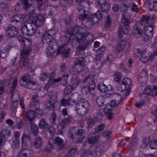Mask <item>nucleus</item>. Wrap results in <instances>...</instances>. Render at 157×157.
Returning a JSON list of instances; mask_svg holds the SVG:
<instances>
[{
    "instance_id": "obj_58",
    "label": "nucleus",
    "mask_w": 157,
    "mask_h": 157,
    "mask_svg": "<svg viewBox=\"0 0 157 157\" xmlns=\"http://www.w3.org/2000/svg\"><path fill=\"white\" fill-rule=\"evenodd\" d=\"M112 20L109 15L107 16V19L105 21V26L106 28H108L111 25Z\"/></svg>"
},
{
    "instance_id": "obj_10",
    "label": "nucleus",
    "mask_w": 157,
    "mask_h": 157,
    "mask_svg": "<svg viewBox=\"0 0 157 157\" xmlns=\"http://www.w3.org/2000/svg\"><path fill=\"white\" fill-rule=\"evenodd\" d=\"M85 59L84 57H78L76 59L74 62V68L78 72L82 71L85 67Z\"/></svg>"
},
{
    "instance_id": "obj_35",
    "label": "nucleus",
    "mask_w": 157,
    "mask_h": 157,
    "mask_svg": "<svg viewBox=\"0 0 157 157\" xmlns=\"http://www.w3.org/2000/svg\"><path fill=\"white\" fill-rule=\"evenodd\" d=\"M77 127L71 128L69 130L68 136L70 139H73L75 138L74 133L76 134Z\"/></svg>"
},
{
    "instance_id": "obj_7",
    "label": "nucleus",
    "mask_w": 157,
    "mask_h": 157,
    "mask_svg": "<svg viewBox=\"0 0 157 157\" xmlns=\"http://www.w3.org/2000/svg\"><path fill=\"white\" fill-rule=\"evenodd\" d=\"M89 37L87 38L85 40H84L83 38H82L81 41L79 42H75L74 43H76V44H74L72 43V44L74 45H76L78 44H79V45L77 49L76 50L75 54L76 55H79L80 52L82 51H83L86 49L88 46L90 44V42L89 39L91 37L90 35H89Z\"/></svg>"
},
{
    "instance_id": "obj_43",
    "label": "nucleus",
    "mask_w": 157,
    "mask_h": 157,
    "mask_svg": "<svg viewBox=\"0 0 157 157\" xmlns=\"http://www.w3.org/2000/svg\"><path fill=\"white\" fill-rule=\"evenodd\" d=\"M100 7L103 12L106 13L110 8V6L109 3L105 2V3L100 6Z\"/></svg>"
},
{
    "instance_id": "obj_56",
    "label": "nucleus",
    "mask_w": 157,
    "mask_h": 157,
    "mask_svg": "<svg viewBox=\"0 0 157 157\" xmlns=\"http://www.w3.org/2000/svg\"><path fill=\"white\" fill-rule=\"evenodd\" d=\"M150 57V55H149V56H146L145 54H142L141 59L143 62H146L150 59L152 60L154 59V57H152L151 56Z\"/></svg>"
},
{
    "instance_id": "obj_5",
    "label": "nucleus",
    "mask_w": 157,
    "mask_h": 157,
    "mask_svg": "<svg viewBox=\"0 0 157 157\" xmlns=\"http://www.w3.org/2000/svg\"><path fill=\"white\" fill-rule=\"evenodd\" d=\"M90 107V104L85 99H82L78 102H76L75 111L79 115L84 116L88 113Z\"/></svg>"
},
{
    "instance_id": "obj_62",
    "label": "nucleus",
    "mask_w": 157,
    "mask_h": 157,
    "mask_svg": "<svg viewBox=\"0 0 157 157\" xmlns=\"http://www.w3.org/2000/svg\"><path fill=\"white\" fill-rule=\"evenodd\" d=\"M35 113L37 114V117L40 118L42 117L43 114L42 111L38 107L36 108L35 111Z\"/></svg>"
},
{
    "instance_id": "obj_12",
    "label": "nucleus",
    "mask_w": 157,
    "mask_h": 157,
    "mask_svg": "<svg viewBox=\"0 0 157 157\" xmlns=\"http://www.w3.org/2000/svg\"><path fill=\"white\" fill-rule=\"evenodd\" d=\"M20 1L24 5L25 10H27L29 12V17H32L35 10L34 6L32 5V1L30 0H20Z\"/></svg>"
},
{
    "instance_id": "obj_53",
    "label": "nucleus",
    "mask_w": 157,
    "mask_h": 157,
    "mask_svg": "<svg viewBox=\"0 0 157 157\" xmlns=\"http://www.w3.org/2000/svg\"><path fill=\"white\" fill-rule=\"evenodd\" d=\"M105 50V48L104 46H102L98 49L97 51L96 55L102 56L103 53H104Z\"/></svg>"
},
{
    "instance_id": "obj_41",
    "label": "nucleus",
    "mask_w": 157,
    "mask_h": 157,
    "mask_svg": "<svg viewBox=\"0 0 157 157\" xmlns=\"http://www.w3.org/2000/svg\"><path fill=\"white\" fill-rule=\"evenodd\" d=\"M69 76V75L68 74H65L61 78L60 83L61 85H65L67 84V80Z\"/></svg>"
},
{
    "instance_id": "obj_33",
    "label": "nucleus",
    "mask_w": 157,
    "mask_h": 157,
    "mask_svg": "<svg viewBox=\"0 0 157 157\" xmlns=\"http://www.w3.org/2000/svg\"><path fill=\"white\" fill-rule=\"evenodd\" d=\"M99 138V135L89 136L87 141V143L90 144H95L98 141Z\"/></svg>"
},
{
    "instance_id": "obj_14",
    "label": "nucleus",
    "mask_w": 157,
    "mask_h": 157,
    "mask_svg": "<svg viewBox=\"0 0 157 157\" xmlns=\"http://www.w3.org/2000/svg\"><path fill=\"white\" fill-rule=\"evenodd\" d=\"M17 80L16 79H14L13 80V82L12 83V85L10 90V92L11 94V100L12 101H16L20 98V95L17 92L15 91V88L17 86Z\"/></svg>"
},
{
    "instance_id": "obj_27",
    "label": "nucleus",
    "mask_w": 157,
    "mask_h": 157,
    "mask_svg": "<svg viewBox=\"0 0 157 157\" xmlns=\"http://www.w3.org/2000/svg\"><path fill=\"white\" fill-rule=\"evenodd\" d=\"M11 48V45H8L6 46L2 51L0 49V58H2V59L6 58L7 57Z\"/></svg>"
},
{
    "instance_id": "obj_34",
    "label": "nucleus",
    "mask_w": 157,
    "mask_h": 157,
    "mask_svg": "<svg viewBox=\"0 0 157 157\" xmlns=\"http://www.w3.org/2000/svg\"><path fill=\"white\" fill-rule=\"evenodd\" d=\"M39 127L41 129H47L49 128V124L46 122V120L44 119H41L38 124Z\"/></svg>"
},
{
    "instance_id": "obj_61",
    "label": "nucleus",
    "mask_w": 157,
    "mask_h": 157,
    "mask_svg": "<svg viewBox=\"0 0 157 157\" xmlns=\"http://www.w3.org/2000/svg\"><path fill=\"white\" fill-rule=\"evenodd\" d=\"M32 100L34 104L35 105H38L40 103L38 96L37 95H35L33 96Z\"/></svg>"
},
{
    "instance_id": "obj_40",
    "label": "nucleus",
    "mask_w": 157,
    "mask_h": 157,
    "mask_svg": "<svg viewBox=\"0 0 157 157\" xmlns=\"http://www.w3.org/2000/svg\"><path fill=\"white\" fill-rule=\"evenodd\" d=\"M31 124V131L32 133L35 136L37 135L38 133V129L37 125L34 124Z\"/></svg>"
},
{
    "instance_id": "obj_6",
    "label": "nucleus",
    "mask_w": 157,
    "mask_h": 157,
    "mask_svg": "<svg viewBox=\"0 0 157 157\" xmlns=\"http://www.w3.org/2000/svg\"><path fill=\"white\" fill-rule=\"evenodd\" d=\"M20 83L21 85L25 86L26 88L32 90H34L36 88V80L30 77L27 74H24L21 77Z\"/></svg>"
},
{
    "instance_id": "obj_20",
    "label": "nucleus",
    "mask_w": 157,
    "mask_h": 157,
    "mask_svg": "<svg viewBox=\"0 0 157 157\" xmlns=\"http://www.w3.org/2000/svg\"><path fill=\"white\" fill-rule=\"evenodd\" d=\"M94 152V154L95 155V157L101 156L104 151V147L102 146H94L90 148Z\"/></svg>"
},
{
    "instance_id": "obj_39",
    "label": "nucleus",
    "mask_w": 157,
    "mask_h": 157,
    "mask_svg": "<svg viewBox=\"0 0 157 157\" xmlns=\"http://www.w3.org/2000/svg\"><path fill=\"white\" fill-rule=\"evenodd\" d=\"M97 88L101 92L106 91V85L103 82H101L97 86Z\"/></svg>"
},
{
    "instance_id": "obj_52",
    "label": "nucleus",
    "mask_w": 157,
    "mask_h": 157,
    "mask_svg": "<svg viewBox=\"0 0 157 157\" xmlns=\"http://www.w3.org/2000/svg\"><path fill=\"white\" fill-rule=\"evenodd\" d=\"M89 17L88 15L86 13V12L83 13H79V15L78 17V19L81 21H83L84 20H87Z\"/></svg>"
},
{
    "instance_id": "obj_57",
    "label": "nucleus",
    "mask_w": 157,
    "mask_h": 157,
    "mask_svg": "<svg viewBox=\"0 0 157 157\" xmlns=\"http://www.w3.org/2000/svg\"><path fill=\"white\" fill-rule=\"evenodd\" d=\"M18 105L17 101H12L10 105V108L13 111H15L17 109Z\"/></svg>"
},
{
    "instance_id": "obj_49",
    "label": "nucleus",
    "mask_w": 157,
    "mask_h": 157,
    "mask_svg": "<svg viewBox=\"0 0 157 157\" xmlns=\"http://www.w3.org/2000/svg\"><path fill=\"white\" fill-rule=\"evenodd\" d=\"M105 113L102 110H101L97 113V116H95L98 121H101L103 119V116L105 115Z\"/></svg>"
},
{
    "instance_id": "obj_60",
    "label": "nucleus",
    "mask_w": 157,
    "mask_h": 157,
    "mask_svg": "<svg viewBox=\"0 0 157 157\" xmlns=\"http://www.w3.org/2000/svg\"><path fill=\"white\" fill-rule=\"evenodd\" d=\"M55 50L54 49L52 45H49L47 48V51L46 53L48 55H51L55 53Z\"/></svg>"
},
{
    "instance_id": "obj_28",
    "label": "nucleus",
    "mask_w": 157,
    "mask_h": 157,
    "mask_svg": "<svg viewBox=\"0 0 157 157\" xmlns=\"http://www.w3.org/2000/svg\"><path fill=\"white\" fill-rule=\"evenodd\" d=\"M77 127V132H76V135L78 136H79V139L76 140V142L77 143H80L82 142L84 138V136H83V134L85 133V130L82 129H78Z\"/></svg>"
},
{
    "instance_id": "obj_13",
    "label": "nucleus",
    "mask_w": 157,
    "mask_h": 157,
    "mask_svg": "<svg viewBox=\"0 0 157 157\" xmlns=\"http://www.w3.org/2000/svg\"><path fill=\"white\" fill-rule=\"evenodd\" d=\"M7 36L10 38H12L18 34V30L14 26L11 24L6 26L5 27Z\"/></svg>"
},
{
    "instance_id": "obj_51",
    "label": "nucleus",
    "mask_w": 157,
    "mask_h": 157,
    "mask_svg": "<svg viewBox=\"0 0 157 157\" xmlns=\"http://www.w3.org/2000/svg\"><path fill=\"white\" fill-rule=\"evenodd\" d=\"M20 141L19 140H13L11 143V146L13 148H16L19 147Z\"/></svg>"
},
{
    "instance_id": "obj_32",
    "label": "nucleus",
    "mask_w": 157,
    "mask_h": 157,
    "mask_svg": "<svg viewBox=\"0 0 157 157\" xmlns=\"http://www.w3.org/2000/svg\"><path fill=\"white\" fill-rule=\"evenodd\" d=\"M96 121H98L97 120L95 116H91L87 121V123L88 128H90L93 127Z\"/></svg>"
},
{
    "instance_id": "obj_59",
    "label": "nucleus",
    "mask_w": 157,
    "mask_h": 157,
    "mask_svg": "<svg viewBox=\"0 0 157 157\" xmlns=\"http://www.w3.org/2000/svg\"><path fill=\"white\" fill-rule=\"evenodd\" d=\"M144 94L146 95L151 96V86H148L146 87L144 91Z\"/></svg>"
},
{
    "instance_id": "obj_21",
    "label": "nucleus",
    "mask_w": 157,
    "mask_h": 157,
    "mask_svg": "<svg viewBox=\"0 0 157 157\" xmlns=\"http://www.w3.org/2000/svg\"><path fill=\"white\" fill-rule=\"evenodd\" d=\"M26 17V15H25L16 14L11 17V21L14 24L21 23L25 18Z\"/></svg>"
},
{
    "instance_id": "obj_63",
    "label": "nucleus",
    "mask_w": 157,
    "mask_h": 157,
    "mask_svg": "<svg viewBox=\"0 0 157 157\" xmlns=\"http://www.w3.org/2000/svg\"><path fill=\"white\" fill-rule=\"evenodd\" d=\"M76 149L75 147L71 148L69 150L67 154L68 157H71L72 155H74L76 153Z\"/></svg>"
},
{
    "instance_id": "obj_46",
    "label": "nucleus",
    "mask_w": 157,
    "mask_h": 157,
    "mask_svg": "<svg viewBox=\"0 0 157 157\" xmlns=\"http://www.w3.org/2000/svg\"><path fill=\"white\" fill-rule=\"evenodd\" d=\"M102 135L104 137L108 140L112 138V135L111 132L110 130H105L103 132Z\"/></svg>"
},
{
    "instance_id": "obj_47",
    "label": "nucleus",
    "mask_w": 157,
    "mask_h": 157,
    "mask_svg": "<svg viewBox=\"0 0 157 157\" xmlns=\"http://www.w3.org/2000/svg\"><path fill=\"white\" fill-rule=\"evenodd\" d=\"M47 2L55 7H58L60 4V0H48Z\"/></svg>"
},
{
    "instance_id": "obj_17",
    "label": "nucleus",
    "mask_w": 157,
    "mask_h": 157,
    "mask_svg": "<svg viewBox=\"0 0 157 157\" xmlns=\"http://www.w3.org/2000/svg\"><path fill=\"white\" fill-rule=\"evenodd\" d=\"M10 130L7 129H4L2 132H0V147L3 146L6 139L10 136Z\"/></svg>"
},
{
    "instance_id": "obj_55",
    "label": "nucleus",
    "mask_w": 157,
    "mask_h": 157,
    "mask_svg": "<svg viewBox=\"0 0 157 157\" xmlns=\"http://www.w3.org/2000/svg\"><path fill=\"white\" fill-rule=\"evenodd\" d=\"M105 127V125L103 124H99L95 128V133H97L103 130Z\"/></svg>"
},
{
    "instance_id": "obj_54",
    "label": "nucleus",
    "mask_w": 157,
    "mask_h": 157,
    "mask_svg": "<svg viewBox=\"0 0 157 157\" xmlns=\"http://www.w3.org/2000/svg\"><path fill=\"white\" fill-rule=\"evenodd\" d=\"M72 119V117L71 116H68L67 117H65L62 120V123L64 124H67L71 121Z\"/></svg>"
},
{
    "instance_id": "obj_8",
    "label": "nucleus",
    "mask_w": 157,
    "mask_h": 157,
    "mask_svg": "<svg viewBox=\"0 0 157 157\" xmlns=\"http://www.w3.org/2000/svg\"><path fill=\"white\" fill-rule=\"evenodd\" d=\"M97 80L94 79L91 80L89 81L88 84H85L81 88V91L83 94H88L89 93H92L95 88L96 84L97 83Z\"/></svg>"
},
{
    "instance_id": "obj_31",
    "label": "nucleus",
    "mask_w": 157,
    "mask_h": 157,
    "mask_svg": "<svg viewBox=\"0 0 157 157\" xmlns=\"http://www.w3.org/2000/svg\"><path fill=\"white\" fill-rule=\"evenodd\" d=\"M80 157H95L93 151L90 148L89 150L84 151L81 154Z\"/></svg>"
},
{
    "instance_id": "obj_23",
    "label": "nucleus",
    "mask_w": 157,
    "mask_h": 157,
    "mask_svg": "<svg viewBox=\"0 0 157 157\" xmlns=\"http://www.w3.org/2000/svg\"><path fill=\"white\" fill-rule=\"evenodd\" d=\"M103 17V15L100 11H98L91 15V21L93 24H95L99 21L101 20Z\"/></svg>"
},
{
    "instance_id": "obj_29",
    "label": "nucleus",
    "mask_w": 157,
    "mask_h": 157,
    "mask_svg": "<svg viewBox=\"0 0 157 157\" xmlns=\"http://www.w3.org/2000/svg\"><path fill=\"white\" fill-rule=\"evenodd\" d=\"M55 74L54 72L52 73L49 77V79L47 83L45 85L44 87V90H48L50 86L52 85V81L55 79Z\"/></svg>"
},
{
    "instance_id": "obj_44",
    "label": "nucleus",
    "mask_w": 157,
    "mask_h": 157,
    "mask_svg": "<svg viewBox=\"0 0 157 157\" xmlns=\"http://www.w3.org/2000/svg\"><path fill=\"white\" fill-rule=\"evenodd\" d=\"M71 82L72 84H75V85L73 86H76V87L81 82V80L77 77L72 76L71 78Z\"/></svg>"
},
{
    "instance_id": "obj_45",
    "label": "nucleus",
    "mask_w": 157,
    "mask_h": 157,
    "mask_svg": "<svg viewBox=\"0 0 157 157\" xmlns=\"http://www.w3.org/2000/svg\"><path fill=\"white\" fill-rule=\"evenodd\" d=\"M88 5L87 4H82V3H79L78 7V10L79 11V13H83L86 12L85 10L86 6V5Z\"/></svg>"
},
{
    "instance_id": "obj_25",
    "label": "nucleus",
    "mask_w": 157,
    "mask_h": 157,
    "mask_svg": "<svg viewBox=\"0 0 157 157\" xmlns=\"http://www.w3.org/2000/svg\"><path fill=\"white\" fill-rule=\"evenodd\" d=\"M132 85L131 79L128 78H124L122 81L121 88L125 89L131 88Z\"/></svg>"
},
{
    "instance_id": "obj_19",
    "label": "nucleus",
    "mask_w": 157,
    "mask_h": 157,
    "mask_svg": "<svg viewBox=\"0 0 157 157\" xmlns=\"http://www.w3.org/2000/svg\"><path fill=\"white\" fill-rule=\"evenodd\" d=\"M45 17L42 15L39 14L36 16L33 21V22L36 25L38 29L44 24L45 20Z\"/></svg>"
},
{
    "instance_id": "obj_22",
    "label": "nucleus",
    "mask_w": 157,
    "mask_h": 157,
    "mask_svg": "<svg viewBox=\"0 0 157 157\" xmlns=\"http://www.w3.org/2000/svg\"><path fill=\"white\" fill-rule=\"evenodd\" d=\"M54 143L57 146V149L59 151L64 149L65 145L63 144V140L59 136H57L54 140Z\"/></svg>"
},
{
    "instance_id": "obj_26",
    "label": "nucleus",
    "mask_w": 157,
    "mask_h": 157,
    "mask_svg": "<svg viewBox=\"0 0 157 157\" xmlns=\"http://www.w3.org/2000/svg\"><path fill=\"white\" fill-rule=\"evenodd\" d=\"M46 32H45L42 35V41L44 43H54L55 40L53 37L49 35Z\"/></svg>"
},
{
    "instance_id": "obj_30",
    "label": "nucleus",
    "mask_w": 157,
    "mask_h": 157,
    "mask_svg": "<svg viewBox=\"0 0 157 157\" xmlns=\"http://www.w3.org/2000/svg\"><path fill=\"white\" fill-rule=\"evenodd\" d=\"M157 0H149L148 8L150 11L157 10Z\"/></svg>"
},
{
    "instance_id": "obj_9",
    "label": "nucleus",
    "mask_w": 157,
    "mask_h": 157,
    "mask_svg": "<svg viewBox=\"0 0 157 157\" xmlns=\"http://www.w3.org/2000/svg\"><path fill=\"white\" fill-rule=\"evenodd\" d=\"M144 25L140 23V21L136 22L133 30V34L134 37L139 38L143 34Z\"/></svg>"
},
{
    "instance_id": "obj_4",
    "label": "nucleus",
    "mask_w": 157,
    "mask_h": 157,
    "mask_svg": "<svg viewBox=\"0 0 157 157\" xmlns=\"http://www.w3.org/2000/svg\"><path fill=\"white\" fill-rule=\"evenodd\" d=\"M21 31L23 34L25 35H32L34 33L40 34L39 29L31 20L25 21L21 25Z\"/></svg>"
},
{
    "instance_id": "obj_64",
    "label": "nucleus",
    "mask_w": 157,
    "mask_h": 157,
    "mask_svg": "<svg viewBox=\"0 0 157 157\" xmlns=\"http://www.w3.org/2000/svg\"><path fill=\"white\" fill-rule=\"evenodd\" d=\"M150 146L151 149L157 148V140H155L152 141L150 143Z\"/></svg>"
},
{
    "instance_id": "obj_3",
    "label": "nucleus",
    "mask_w": 157,
    "mask_h": 157,
    "mask_svg": "<svg viewBox=\"0 0 157 157\" xmlns=\"http://www.w3.org/2000/svg\"><path fill=\"white\" fill-rule=\"evenodd\" d=\"M131 17L128 12H126L122 15V24L118 29V36L121 37L129 32V24L130 23Z\"/></svg>"
},
{
    "instance_id": "obj_24",
    "label": "nucleus",
    "mask_w": 157,
    "mask_h": 157,
    "mask_svg": "<svg viewBox=\"0 0 157 157\" xmlns=\"http://www.w3.org/2000/svg\"><path fill=\"white\" fill-rule=\"evenodd\" d=\"M127 42L124 40H121L119 41L116 45V55H117L119 52L123 51L126 47Z\"/></svg>"
},
{
    "instance_id": "obj_2",
    "label": "nucleus",
    "mask_w": 157,
    "mask_h": 157,
    "mask_svg": "<svg viewBox=\"0 0 157 157\" xmlns=\"http://www.w3.org/2000/svg\"><path fill=\"white\" fill-rule=\"evenodd\" d=\"M72 30V33L73 34L77 33L76 36H75L72 40V42L74 44H76V43H74L75 42L81 41L82 38H83L84 40H85L87 38L89 37V35H90L91 37L89 39L90 42L93 41V35L92 33H90V32L87 31L85 28L79 27L78 25L73 27L71 28Z\"/></svg>"
},
{
    "instance_id": "obj_18",
    "label": "nucleus",
    "mask_w": 157,
    "mask_h": 157,
    "mask_svg": "<svg viewBox=\"0 0 157 157\" xmlns=\"http://www.w3.org/2000/svg\"><path fill=\"white\" fill-rule=\"evenodd\" d=\"M17 157H36V155L32 150L21 148L17 154Z\"/></svg>"
},
{
    "instance_id": "obj_37",
    "label": "nucleus",
    "mask_w": 157,
    "mask_h": 157,
    "mask_svg": "<svg viewBox=\"0 0 157 157\" xmlns=\"http://www.w3.org/2000/svg\"><path fill=\"white\" fill-rule=\"evenodd\" d=\"M42 144V140L41 137L39 136L36 137L34 139V145L36 149L39 148Z\"/></svg>"
},
{
    "instance_id": "obj_16",
    "label": "nucleus",
    "mask_w": 157,
    "mask_h": 157,
    "mask_svg": "<svg viewBox=\"0 0 157 157\" xmlns=\"http://www.w3.org/2000/svg\"><path fill=\"white\" fill-rule=\"evenodd\" d=\"M36 117L35 111L32 110L27 111L25 114L24 120L29 124H31L33 122Z\"/></svg>"
},
{
    "instance_id": "obj_50",
    "label": "nucleus",
    "mask_w": 157,
    "mask_h": 157,
    "mask_svg": "<svg viewBox=\"0 0 157 157\" xmlns=\"http://www.w3.org/2000/svg\"><path fill=\"white\" fill-rule=\"evenodd\" d=\"M114 80L115 82H118L121 79V73L119 72H116L114 73L113 75Z\"/></svg>"
},
{
    "instance_id": "obj_36",
    "label": "nucleus",
    "mask_w": 157,
    "mask_h": 157,
    "mask_svg": "<svg viewBox=\"0 0 157 157\" xmlns=\"http://www.w3.org/2000/svg\"><path fill=\"white\" fill-rule=\"evenodd\" d=\"M150 16L149 15H143L140 19L141 22L140 23L144 25V27L146 26V24L149 23L150 20Z\"/></svg>"
},
{
    "instance_id": "obj_48",
    "label": "nucleus",
    "mask_w": 157,
    "mask_h": 157,
    "mask_svg": "<svg viewBox=\"0 0 157 157\" xmlns=\"http://www.w3.org/2000/svg\"><path fill=\"white\" fill-rule=\"evenodd\" d=\"M76 88V86H73V85H69L66 88L64 93L66 94H70L72 92L73 90Z\"/></svg>"
},
{
    "instance_id": "obj_15",
    "label": "nucleus",
    "mask_w": 157,
    "mask_h": 157,
    "mask_svg": "<svg viewBox=\"0 0 157 157\" xmlns=\"http://www.w3.org/2000/svg\"><path fill=\"white\" fill-rule=\"evenodd\" d=\"M125 100V98H123L120 94H116L115 99L112 100L109 104V105L112 108L117 107L118 105H122Z\"/></svg>"
},
{
    "instance_id": "obj_11",
    "label": "nucleus",
    "mask_w": 157,
    "mask_h": 157,
    "mask_svg": "<svg viewBox=\"0 0 157 157\" xmlns=\"http://www.w3.org/2000/svg\"><path fill=\"white\" fill-rule=\"evenodd\" d=\"M49 97L50 100L46 103L48 108L51 110H54L55 109V104L57 101V97L56 94H54L53 91L50 92Z\"/></svg>"
},
{
    "instance_id": "obj_42",
    "label": "nucleus",
    "mask_w": 157,
    "mask_h": 157,
    "mask_svg": "<svg viewBox=\"0 0 157 157\" xmlns=\"http://www.w3.org/2000/svg\"><path fill=\"white\" fill-rule=\"evenodd\" d=\"M30 139V136L24 132L21 137V142L22 143H25L28 141H29Z\"/></svg>"
},
{
    "instance_id": "obj_38",
    "label": "nucleus",
    "mask_w": 157,
    "mask_h": 157,
    "mask_svg": "<svg viewBox=\"0 0 157 157\" xmlns=\"http://www.w3.org/2000/svg\"><path fill=\"white\" fill-rule=\"evenodd\" d=\"M57 115L56 113H54L50 118V122L52 125L55 126L57 125L58 120L57 119Z\"/></svg>"
},
{
    "instance_id": "obj_1",
    "label": "nucleus",
    "mask_w": 157,
    "mask_h": 157,
    "mask_svg": "<svg viewBox=\"0 0 157 157\" xmlns=\"http://www.w3.org/2000/svg\"><path fill=\"white\" fill-rule=\"evenodd\" d=\"M17 39L24 48L23 50L21 52L20 56L21 61L19 62L20 64L19 67H23L27 66L29 62L28 56L31 50V45L32 42L29 40L24 38L20 35L17 36Z\"/></svg>"
}]
</instances>
